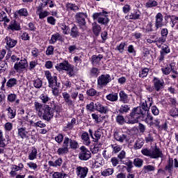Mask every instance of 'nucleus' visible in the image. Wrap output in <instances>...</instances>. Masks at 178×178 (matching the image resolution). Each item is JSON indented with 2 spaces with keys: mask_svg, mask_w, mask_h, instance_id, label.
Masks as SVG:
<instances>
[{
  "mask_svg": "<svg viewBox=\"0 0 178 178\" xmlns=\"http://www.w3.org/2000/svg\"><path fill=\"white\" fill-rule=\"evenodd\" d=\"M138 119L145 122L149 126H154V117L151 115L149 113H145L141 111V108H133L131 113V119L129 120L128 123H131L134 124V123H138Z\"/></svg>",
  "mask_w": 178,
  "mask_h": 178,
  "instance_id": "obj_1",
  "label": "nucleus"
},
{
  "mask_svg": "<svg viewBox=\"0 0 178 178\" xmlns=\"http://www.w3.org/2000/svg\"><path fill=\"white\" fill-rule=\"evenodd\" d=\"M56 69L58 72H67V74L70 77H74L76 76V72L74 71V65L69 63V61L64 60L56 65Z\"/></svg>",
  "mask_w": 178,
  "mask_h": 178,
  "instance_id": "obj_2",
  "label": "nucleus"
},
{
  "mask_svg": "<svg viewBox=\"0 0 178 178\" xmlns=\"http://www.w3.org/2000/svg\"><path fill=\"white\" fill-rule=\"evenodd\" d=\"M141 154H143L144 156H149V158H151L152 159H158V158H162V156H163L162 150L157 146H154L150 149L148 148H143L141 150Z\"/></svg>",
  "mask_w": 178,
  "mask_h": 178,
  "instance_id": "obj_3",
  "label": "nucleus"
},
{
  "mask_svg": "<svg viewBox=\"0 0 178 178\" xmlns=\"http://www.w3.org/2000/svg\"><path fill=\"white\" fill-rule=\"evenodd\" d=\"M109 13L103 10L101 13H93L92 17L93 20L97 22L99 24H102L103 26H106L109 23Z\"/></svg>",
  "mask_w": 178,
  "mask_h": 178,
  "instance_id": "obj_4",
  "label": "nucleus"
},
{
  "mask_svg": "<svg viewBox=\"0 0 178 178\" xmlns=\"http://www.w3.org/2000/svg\"><path fill=\"white\" fill-rule=\"evenodd\" d=\"M39 118L43 119V120H46V122L51 121V120L54 119V110L49 105H44L43 112Z\"/></svg>",
  "mask_w": 178,
  "mask_h": 178,
  "instance_id": "obj_5",
  "label": "nucleus"
},
{
  "mask_svg": "<svg viewBox=\"0 0 178 178\" xmlns=\"http://www.w3.org/2000/svg\"><path fill=\"white\" fill-rule=\"evenodd\" d=\"M44 74L49 81V87L50 88L60 86V83H58V76L52 75L49 71H46Z\"/></svg>",
  "mask_w": 178,
  "mask_h": 178,
  "instance_id": "obj_6",
  "label": "nucleus"
},
{
  "mask_svg": "<svg viewBox=\"0 0 178 178\" xmlns=\"http://www.w3.org/2000/svg\"><path fill=\"white\" fill-rule=\"evenodd\" d=\"M111 81H112L111 75L108 74H102L97 79V85L99 86V87H105L108 86Z\"/></svg>",
  "mask_w": 178,
  "mask_h": 178,
  "instance_id": "obj_7",
  "label": "nucleus"
},
{
  "mask_svg": "<svg viewBox=\"0 0 178 178\" xmlns=\"http://www.w3.org/2000/svg\"><path fill=\"white\" fill-rule=\"evenodd\" d=\"M17 136L22 140H27L30 137V130L23 124L22 127H17Z\"/></svg>",
  "mask_w": 178,
  "mask_h": 178,
  "instance_id": "obj_8",
  "label": "nucleus"
},
{
  "mask_svg": "<svg viewBox=\"0 0 178 178\" xmlns=\"http://www.w3.org/2000/svg\"><path fill=\"white\" fill-rule=\"evenodd\" d=\"M80 151L79 158L81 161H88V159L91 158V152H90L86 147L81 146L80 147Z\"/></svg>",
  "mask_w": 178,
  "mask_h": 178,
  "instance_id": "obj_9",
  "label": "nucleus"
},
{
  "mask_svg": "<svg viewBox=\"0 0 178 178\" xmlns=\"http://www.w3.org/2000/svg\"><path fill=\"white\" fill-rule=\"evenodd\" d=\"M29 67V63L27 62V59L24 58H22L19 61H17L14 65V69L17 72H20L21 70L26 69Z\"/></svg>",
  "mask_w": 178,
  "mask_h": 178,
  "instance_id": "obj_10",
  "label": "nucleus"
},
{
  "mask_svg": "<svg viewBox=\"0 0 178 178\" xmlns=\"http://www.w3.org/2000/svg\"><path fill=\"white\" fill-rule=\"evenodd\" d=\"M178 168V161L177 159H169L168 161L167 165L165 167V170H167L170 175H172L173 173L174 168Z\"/></svg>",
  "mask_w": 178,
  "mask_h": 178,
  "instance_id": "obj_11",
  "label": "nucleus"
},
{
  "mask_svg": "<svg viewBox=\"0 0 178 178\" xmlns=\"http://www.w3.org/2000/svg\"><path fill=\"white\" fill-rule=\"evenodd\" d=\"M63 144L68 147H70L71 149H77L79 148V143L76 140L69 138L67 136L64 138Z\"/></svg>",
  "mask_w": 178,
  "mask_h": 178,
  "instance_id": "obj_12",
  "label": "nucleus"
},
{
  "mask_svg": "<svg viewBox=\"0 0 178 178\" xmlns=\"http://www.w3.org/2000/svg\"><path fill=\"white\" fill-rule=\"evenodd\" d=\"M76 175L77 178H86L88 175V168L80 165L76 166Z\"/></svg>",
  "mask_w": 178,
  "mask_h": 178,
  "instance_id": "obj_13",
  "label": "nucleus"
},
{
  "mask_svg": "<svg viewBox=\"0 0 178 178\" xmlns=\"http://www.w3.org/2000/svg\"><path fill=\"white\" fill-rule=\"evenodd\" d=\"M95 111L99 112V113H102V115H106L107 113H109L110 110L108 106H104L99 102L95 103Z\"/></svg>",
  "mask_w": 178,
  "mask_h": 178,
  "instance_id": "obj_14",
  "label": "nucleus"
},
{
  "mask_svg": "<svg viewBox=\"0 0 178 178\" xmlns=\"http://www.w3.org/2000/svg\"><path fill=\"white\" fill-rule=\"evenodd\" d=\"M153 84L156 91L159 92L165 86V81H163V79H160L159 78L154 77Z\"/></svg>",
  "mask_w": 178,
  "mask_h": 178,
  "instance_id": "obj_15",
  "label": "nucleus"
},
{
  "mask_svg": "<svg viewBox=\"0 0 178 178\" xmlns=\"http://www.w3.org/2000/svg\"><path fill=\"white\" fill-rule=\"evenodd\" d=\"M161 27H163V15L159 13L155 16V30H158Z\"/></svg>",
  "mask_w": 178,
  "mask_h": 178,
  "instance_id": "obj_16",
  "label": "nucleus"
},
{
  "mask_svg": "<svg viewBox=\"0 0 178 178\" xmlns=\"http://www.w3.org/2000/svg\"><path fill=\"white\" fill-rule=\"evenodd\" d=\"M87 13H77L76 15V19L78 22L81 27L86 26V17H87Z\"/></svg>",
  "mask_w": 178,
  "mask_h": 178,
  "instance_id": "obj_17",
  "label": "nucleus"
},
{
  "mask_svg": "<svg viewBox=\"0 0 178 178\" xmlns=\"http://www.w3.org/2000/svg\"><path fill=\"white\" fill-rule=\"evenodd\" d=\"M62 96L68 108H73V106H74V102L70 99V94H69V92H63Z\"/></svg>",
  "mask_w": 178,
  "mask_h": 178,
  "instance_id": "obj_18",
  "label": "nucleus"
},
{
  "mask_svg": "<svg viewBox=\"0 0 178 178\" xmlns=\"http://www.w3.org/2000/svg\"><path fill=\"white\" fill-rule=\"evenodd\" d=\"M168 54H170V48L168 46V44H163L161 47V51H160L159 60L162 62Z\"/></svg>",
  "mask_w": 178,
  "mask_h": 178,
  "instance_id": "obj_19",
  "label": "nucleus"
},
{
  "mask_svg": "<svg viewBox=\"0 0 178 178\" xmlns=\"http://www.w3.org/2000/svg\"><path fill=\"white\" fill-rule=\"evenodd\" d=\"M49 12L47 10H42L41 7H38L37 10H36V15L39 16V19L40 20H44L45 17H48L49 16Z\"/></svg>",
  "mask_w": 178,
  "mask_h": 178,
  "instance_id": "obj_20",
  "label": "nucleus"
},
{
  "mask_svg": "<svg viewBox=\"0 0 178 178\" xmlns=\"http://www.w3.org/2000/svg\"><path fill=\"white\" fill-rule=\"evenodd\" d=\"M37 155H38V151L35 147H33L28 152V159H29V161H34L37 159Z\"/></svg>",
  "mask_w": 178,
  "mask_h": 178,
  "instance_id": "obj_21",
  "label": "nucleus"
},
{
  "mask_svg": "<svg viewBox=\"0 0 178 178\" xmlns=\"http://www.w3.org/2000/svg\"><path fill=\"white\" fill-rule=\"evenodd\" d=\"M130 119H131V113L130 114V118H129V120H126L123 115H118L115 117V122L116 123H118V124H120V126H123L124 123H127L128 124H132L131 123H129Z\"/></svg>",
  "mask_w": 178,
  "mask_h": 178,
  "instance_id": "obj_22",
  "label": "nucleus"
},
{
  "mask_svg": "<svg viewBox=\"0 0 178 178\" xmlns=\"http://www.w3.org/2000/svg\"><path fill=\"white\" fill-rule=\"evenodd\" d=\"M57 41H63V38L59 33H55L51 35V39L49 40V43L51 45L56 44Z\"/></svg>",
  "mask_w": 178,
  "mask_h": 178,
  "instance_id": "obj_23",
  "label": "nucleus"
},
{
  "mask_svg": "<svg viewBox=\"0 0 178 178\" xmlns=\"http://www.w3.org/2000/svg\"><path fill=\"white\" fill-rule=\"evenodd\" d=\"M141 16V13L140 10H137L135 13H131L130 15H127L125 16L126 20H137L140 19Z\"/></svg>",
  "mask_w": 178,
  "mask_h": 178,
  "instance_id": "obj_24",
  "label": "nucleus"
},
{
  "mask_svg": "<svg viewBox=\"0 0 178 178\" xmlns=\"http://www.w3.org/2000/svg\"><path fill=\"white\" fill-rule=\"evenodd\" d=\"M49 166H51L52 168H60L62 164L63 163V160L62 158L58 157L56 160L54 161H49L48 162Z\"/></svg>",
  "mask_w": 178,
  "mask_h": 178,
  "instance_id": "obj_25",
  "label": "nucleus"
},
{
  "mask_svg": "<svg viewBox=\"0 0 178 178\" xmlns=\"http://www.w3.org/2000/svg\"><path fill=\"white\" fill-rule=\"evenodd\" d=\"M34 106H35V111L38 116L40 118V115H42V112H44V105H42V104L38 102H35Z\"/></svg>",
  "mask_w": 178,
  "mask_h": 178,
  "instance_id": "obj_26",
  "label": "nucleus"
},
{
  "mask_svg": "<svg viewBox=\"0 0 178 178\" xmlns=\"http://www.w3.org/2000/svg\"><path fill=\"white\" fill-rule=\"evenodd\" d=\"M115 139L119 143H123L124 141H127V135L119 132H115L114 134Z\"/></svg>",
  "mask_w": 178,
  "mask_h": 178,
  "instance_id": "obj_27",
  "label": "nucleus"
},
{
  "mask_svg": "<svg viewBox=\"0 0 178 178\" xmlns=\"http://www.w3.org/2000/svg\"><path fill=\"white\" fill-rule=\"evenodd\" d=\"M8 29L11 30V31H19L20 30V24L15 20L11 21Z\"/></svg>",
  "mask_w": 178,
  "mask_h": 178,
  "instance_id": "obj_28",
  "label": "nucleus"
},
{
  "mask_svg": "<svg viewBox=\"0 0 178 178\" xmlns=\"http://www.w3.org/2000/svg\"><path fill=\"white\" fill-rule=\"evenodd\" d=\"M120 97V102H122V104H129L130 102V99H129V95L124 92V91L122 90L119 93Z\"/></svg>",
  "mask_w": 178,
  "mask_h": 178,
  "instance_id": "obj_29",
  "label": "nucleus"
},
{
  "mask_svg": "<svg viewBox=\"0 0 178 178\" xmlns=\"http://www.w3.org/2000/svg\"><path fill=\"white\" fill-rule=\"evenodd\" d=\"M81 138L84 145L88 146L90 145V144H91V140H90V136L87 132L86 131L83 132L81 136Z\"/></svg>",
  "mask_w": 178,
  "mask_h": 178,
  "instance_id": "obj_30",
  "label": "nucleus"
},
{
  "mask_svg": "<svg viewBox=\"0 0 178 178\" xmlns=\"http://www.w3.org/2000/svg\"><path fill=\"white\" fill-rule=\"evenodd\" d=\"M104 58V56H102V54H99V55H93L92 56V65H93V66H97V65H99V63H101V59Z\"/></svg>",
  "mask_w": 178,
  "mask_h": 178,
  "instance_id": "obj_31",
  "label": "nucleus"
},
{
  "mask_svg": "<svg viewBox=\"0 0 178 178\" xmlns=\"http://www.w3.org/2000/svg\"><path fill=\"white\" fill-rule=\"evenodd\" d=\"M10 143V139L8 138L7 140L3 138V133L0 130V148H5Z\"/></svg>",
  "mask_w": 178,
  "mask_h": 178,
  "instance_id": "obj_32",
  "label": "nucleus"
},
{
  "mask_svg": "<svg viewBox=\"0 0 178 178\" xmlns=\"http://www.w3.org/2000/svg\"><path fill=\"white\" fill-rule=\"evenodd\" d=\"M6 42L8 48H15V47H16V44H17V40L12 39L11 38L7 36L6 38Z\"/></svg>",
  "mask_w": 178,
  "mask_h": 178,
  "instance_id": "obj_33",
  "label": "nucleus"
},
{
  "mask_svg": "<svg viewBox=\"0 0 178 178\" xmlns=\"http://www.w3.org/2000/svg\"><path fill=\"white\" fill-rule=\"evenodd\" d=\"M122 163L123 165H126L127 166V172L128 173H130V172H131V169H133L134 166H133V161H131V160L129 159H127L125 160H123L122 161Z\"/></svg>",
  "mask_w": 178,
  "mask_h": 178,
  "instance_id": "obj_34",
  "label": "nucleus"
},
{
  "mask_svg": "<svg viewBox=\"0 0 178 178\" xmlns=\"http://www.w3.org/2000/svg\"><path fill=\"white\" fill-rule=\"evenodd\" d=\"M102 30V28L101 27V25L98 24L97 22L92 23V31L95 35H99V33H101Z\"/></svg>",
  "mask_w": 178,
  "mask_h": 178,
  "instance_id": "obj_35",
  "label": "nucleus"
},
{
  "mask_svg": "<svg viewBox=\"0 0 178 178\" xmlns=\"http://www.w3.org/2000/svg\"><path fill=\"white\" fill-rule=\"evenodd\" d=\"M69 152V147L67 146V145L63 144V147L58 148L57 149V154L58 155H66Z\"/></svg>",
  "mask_w": 178,
  "mask_h": 178,
  "instance_id": "obj_36",
  "label": "nucleus"
},
{
  "mask_svg": "<svg viewBox=\"0 0 178 178\" xmlns=\"http://www.w3.org/2000/svg\"><path fill=\"white\" fill-rule=\"evenodd\" d=\"M114 172H115V169L106 168L101 172V175L102 176H103V177H108V176H112V175H113Z\"/></svg>",
  "mask_w": 178,
  "mask_h": 178,
  "instance_id": "obj_37",
  "label": "nucleus"
},
{
  "mask_svg": "<svg viewBox=\"0 0 178 178\" xmlns=\"http://www.w3.org/2000/svg\"><path fill=\"white\" fill-rule=\"evenodd\" d=\"M106 98L111 102H116L119 99V96L118 93H110L106 96Z\"/></svg>",
  "mask_w": 178,
  "mask_h": 178,
  "instance_id": "obj_38",
  "label": "nucleus"
},
{
  "mask_svg": "<svg viewBox=\"0 0 178 178\" xmlns=\"http://www.w3.org/2000/svg\"><path fill=\"white\" fill-rule=\"evenodd\" d=\"M166 38L163 36L159 37L155 39L154 44L157 45L158 48H161L164 42H166Z\"/></svg>",
  "mask_w": 178,
  "mask_h": 178,
  "instance_id": "obj_39",
  "label": "nucleus"
},
{
  "mask_svg": "<svg viewBox=\"0 0 178 178\" xmlns=\"http://www.w3.org/2000/svg\"><path fill=\"white\" fill-rule=\"evenodd\" d=\"M70 35L72 38H77V37H79L80 32L79 31V28L77 26H74L70 31Z\"/></svg>",
  "mask_w": 178,
  "mask_h": 178,
  "instance_id": "obj_40",
  "label": "nucleus"
},
{
  "mask_svg": "<svg viewBox=\"0 0 178 178\" xmlns=\"http://www.w3.org/2000/svg\"><path fill=\"white\" fill-rule=\"evenodd\" d=\"M143 145H144V139L138 138L134 145V148L135 149H141V148H143Z\"/></svg>",
  "mask_w": 178,
  "mask_h": 178,
  "instance_id": "obj_41",
  "label": "nucleus"
},
{
  "mask_svg": "<svg viewBox=\"0 0 178 178\" xmlns=\"http://www.w3.org/2000/svg\"><path fill=\"white\" fill-rule=\"evenodd\" d=\"M15 15H19V16L27 17V16H29V10H27V8H21L15 12Z\"/></svg>",
  "mask_w": 178,
  "mask_h": 178,
  "instance_id": "obj_42",
  "label": "nucleus"
},
{
  "mask_svg": "<svg viewBox=\"0 0 178 178\" xmlns=\"http://www.w3.org/2000/svg\"><path fill=\"white\" fill-rule=\"evenodd\" d=\"M81 58H83V56H76L74 57V63L76 67H80V66H81V63H83Z\"/></svg>",
  "mask_w": 178,
  "mask_h": 178,
  "instance_id": "obj_43",
  "label": "nucleus"
},
{
  "mask_svg": "<svg viewBox=\"0 0 178 178\" xmlns=\"http://www.w3.org/2000/svg\"><path fill=\"white\" fill-rule=\"evenodd\" d=\"M94 161H93V163L95 165H97V166H99V165H104V159L99 155L95 156Z\"/></svg>",
  "mask_w": 178,
  "mask_h": 178,
  "instance_id": "obj_44",
  "label": "nucleus"
},
{
  "mask_svg": "<svg viewBox=\"0 0 178 178\" xmlns=\"http://www.w3.org/2000/svg\"><path fill=\"white\" fill-rule=\"evenodd\" d=\"M40 99L41 100L42 104H48L49 101H51V98L48 97L47 93H42L40 95Z\"/></svg>",
  "mask_w": 178,
  "mask_h": 178,
  "instance_id": "obj_45",
  "label": "nucleus"
},
{
  "mask_svg": "<svg viewBox=\"0 0 178 178\" xmlns=\"http://www.w3.org/2000/svg\"><path fill=\"white\" fill-rule=\"evenodd\" d=\"M145 6L147 9L149 8H155V6H158V2L155 0H149L146 2Z\"/></svg>",
  "mask_w": 178,
  "mask_h": 178,
  "instance_id": "obj_46",
  "label": "nucleus"
},
{
  "mask_svg": "<svg viewBox=\"0 0 178 178\" xmlns=\"http://www.w3.org/2000/svg\"><path fill=\"white\" fill-rule=\"evenodd\" d=\"M60 27L61 30H63V33L65 35H67L70 34V29H69V26H66V24H65L63 23L60 24Z\"/></svg>",
  "mask_w": 178,
  "mask_h": 178,
  "instance_id": "obj_47",
  "label": "nucleus"
},
{
  "mask_svg": "<svg viewBox=\"0 0 178 178\" xmlns=\"http://www.w3.org/2000/svg\"><path fill=\"white\" fill-rule=\"evenodd\" d=\"M33 86L35 88H41V87H42V80L39 78L34 79L33 81Z\"/></svg>",
  "mask_w": 178,
  "mask_h": 178,
  "instance_id": "obj_48",
  "label": "nucleus"
},
{
  "mask_svg": "<svg viewBox=\"0 0 178 178\" xmlns=\"http://www.w3.org/2000/svg\"><path fill=\"white\" fill-rule=\"evenodd\" d=\"M130 111V105L122 104L119 110L120 113H127Z\"/></svg>",
  "mask_w": 178,
  "mask_h": 178,
  "instance_id": "obj_49",
  "label": "nucleus"
},
{
  "mask_svg": "<svg viewBox=\"0 0 178 178\" xmlns=\"http://www.w3.org/2000/svg\"><path fill=\"white\" fill-rule=\"evenodd\" d=\"M66 8L67 10H74V12H76V10H79V6L72 3H67L66 4Z\"/></svg>",
  "mask_w": 178,
  "mask_h": 178,
  "instance_id": "obj_50",
  "label": "nucleus"
},
{
  "mask_svg": "<svg viewBox=\"0 0 178 178\" xmlns=\"http://www.w3.org/2000/svg\"><path fill=\"white\" fill-rule=\"evenodd\" d=\"M8 111V117L9 119H15L16 118V111L12 109V108L8 107L7 108Z\"/></svg>",
  "mask_w": 178,
  "mask_h": 178,
  "instance_id": "obj_51",
  "label": "nucleus"
},
{
  "mask_svg": "<svg viewBox=\"0 0 178 178\" xmlns=\"http://www.w3.org/2000/svg\"><path fill=\"white\" fill-rule=\"evenodd\" d=\"M0 22H4V23H9L10 20L8 18V16L6 15V13L2 11L0 13Z\"/></svg>",
  "mask_w": 178,
  "mask_h": 178,
  "instance_id": "obj_52",
  "label": "nucleus"
},
{
  "mask_svg": "<svg viewBox=\"0 0 178 178\" xmlns=\"http://www.w3.org/2000/svg\"><path fill=\"white\" fill-rule=\"evenodd\" d=\"M148 72H149V69L148 68H143L139 72V77L141 79H144V77H147L148 76Z\"/></svg>",
  "mask_w": 178,
  "mask_h": 178,
  "instance_id": "obj_53",
  "label": "nucleus"
},
{
  "mask_svg": "<svg viewBox=\"0 0 178 178\" xmlns=\"http://www.w3.org/2000/svg\"><path fill=\"white\" fill-rule=\"evenodd\" d=\"M17 84V79L15 78L10 79L6 83L7 87L11 88V87H14Z\"/></svg>",
  "mask_w": 178,
  "mask_h": 178,
  "instance_id": "obj_54",
  "label": "nucleus"
},
{
  "mask_svg": "<svg viewBox=\"0 0 178 178\" xmlns=\"http://www.w3.org/2000/svg\"><path fill=\"white\" fill-rule=\"evenodd\" d=\"M144 163V161L143 159L136 158L134 160V165L136 166V168H141L143 166V164Z\"/></svg>",
  "mask_w": 178,
  "mask_h": 178,
  "instance_id": "obj_55",
  "label": "nucleus"
},
{
  "mask_svg": "<svg viewBox=\"0 0 178 178\" xmlns=\"http://www.w3.org/2000/svg\"><path fill=\"white\" fill-rule=\"evenodd\" d=\"M54 51H55V47L49 45L46 49L45 54L47 56H51V55H54Z\"/></svg>",
  "mask_w": 178,
  "mask_h": 178,
  "instance_id": "obj_56",
  "label": "nucleus"
},
{
  "mask_svg": "<svg viewBox=\"0 0 178 178\" xmlns=\"http://www.w3.org/2000/svg\"><path fill=\"white\" fill-rule=\"evenodd\" d=\"M111 148L113 149V154H118V152L122 151V146L118 144L111 145Z\"/></svg>",
  "mask_w": 178,
  "mask_h": 178,
  "instance_id": "obj_57",
  "label": "nucleus"
},
{
  "mask_svg": "<svg viewBox=\"0 0 178 178\" xmlns=\"http://www.w3.org/2000/svg\"><path fill=\"white\" fill-rule=\"evenodd\" d=\"M136 108H140L141 112H143L144 114L147 113V111H149V106L147 105V103L145 102H143L141 106H138Z\"/></svg>",
  "mask_w": 178,
  "mask_h": 178,
  "instance_id": "obj_58",
  "label": "nucleus"
},
{
  "mask_svg": "<svg viewBox=\"0 0 178 178\" xmlns=\"http://www.w3.org/2000/svg\"><path fill=\"white\" fill-rule=\"evenodd\" d=\"M161 72L163 74L168 76V74H170L172 69H170V67H169V65H167L166 67H163L161 68Z\"/></svg>",
  "mask_w": 178,
  "mask_h": 178,
  "instance_id": "obj_59",
  "label": "nucleus"
},
{
  "mask_svg": "<svg viewBox=\"0 0 178 178\" xmlns=\"http://www.w3.org/2000/svg\"><path fill=\"white\" fill-rule=\"evenodd\" d=\"M152 22H149L146 26V29H145V33H149L151 31H156L157 29H155L154 28H152Z\"/></svg>",
  "mask_w": 178,
  "mask_h": 178,
  "instance_id": "obj_60",
  "label": "nucleus"
},
{
  "mask_svg": "<svg viewBox=\"0 0 178 178\" xmlns=\"http://www.w3.org/2000/svg\"><path fill=\"white\" fill-rule=\"evenodd\" d=\"M74 124H76V118H72L70 122H68V124H67L66 127H65V129H67L68 130H72V129H73V127H74Z\"/></svg>",
  "mask_w": 178,
  "mask_h": 178,
  "instance_id": "obj_61",
  "label": "nucleus"
},
{
  "mask_svg": "<svg viewBox=\"0 0 178 178\" xmlns=\"http://www.w3.org/2000/svg\"><path fill=\"white\" fill-rule=\"evenodd\" d=\"M26 165L31 170H37V169H38V165L34 162H29L26 163Z\"/></svg>",
  "mask_w": 178,
  "mask_h": 178,
  "instance_id": "obj_62",
  "label": "nucleus"
},
{
  "mask_svg": "<svg viewBox=\"0 0 178 178\" xmlns=\"http://www.w3.org/2000/svg\"><path fill=\"white\" fill-rule=\"evenodd\" d=\"M90 77H97L98 76V68L92 67L90 71Z\"/></svg>",
  "mask_w": 178,
  "mask_h": 178,
  "instance_id": "obj_63",
  "label": "nucleus"
},
{
  "mask_svg": "<svg viewBox=\"0 0 178 178\" xmlns=\"http://www.w3.org/2000/svg\"><path fill=\"white\" fill-rule=\"evenodd\" d=\"M52 178H65V175L62 172H54L51 175Z\"/></svg>",
  "mask_w": 178,
  "mask_h": 178,
  "instance_id": "obj_64",
  "label": "nucleus"
}]
</instances>
